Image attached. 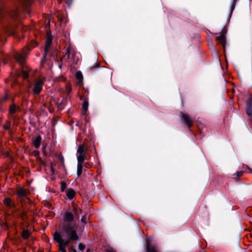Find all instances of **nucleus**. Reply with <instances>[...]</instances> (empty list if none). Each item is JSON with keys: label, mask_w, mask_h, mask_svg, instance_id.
<instances>
[{"label": "nucleus", "mask_w": 252, "mask_h": 252, "mask_svg": "<svg viewBox=\"0 0 252 252\" xmlns=\"http://www.w3.org/2000/svg\"><path fill=\"white\" fill-rule=\"evenodd\" d=\"M31 232L28 229L23 230L22 233V237L24 239H27L30 236Z\"/></svg>", "instance_id": "4468645a"}, {"label": "nucleus", "mask_w": 252, "mask_h": 252, "mask_svg": "<svg viewBox=\"0 0 252 252\" xmlns=\"http://www.w3.org/2000/svg\"><path fill=\"white\" fill-rule=\"evenodd\" d=\"M69 56H70V50H69V48H68L66 51V53L64 55V58H66L65 59L66 60H68L69 58Z\"/></svg>", "instance_id": "412c9836"}, {"label": "nucleus", "mask_w": 252, "mask_h": 252, "mask_svg": "<svg viewBox=\"0 0 252 252\" xmlns=\"http://www.w3.org/2000/svg\"><path fill=\"white\" fill-rule=\"evenodd\" d=\"M231 12H232L233 11V10H234V8H235L234 1H232L231 2Z\"/></svg>", "instance_id": "bb28decb"}, {"label": "nucleus", "mask_w": 252, "mask_h": 252, "mask_svg": "<svg viewBox=\"0 0 252 252\" xmlns=\"http://www.w3.org/2000/svg\"><path fill=\"white\" fill-rule=\"evenodd\" d=\"M54 165H55V164H54L53 163H51V165H50L51 171L52 174H54L55 173V169L54 168Z\"/></svg>", "instance_id": "a878e982"}, {"label": "nucleus", "mask_w": 252, "mask_h": 252, "mask_svg": "<svg viewBox=\"0 0 252 252\" xmlns=\"http://www.w3.org/2000/svg\"><path fill=\"white\" fill-rule=\"evenodd\" d=\"M59 67L61 68V65H59Z\"/></svg>", "instance_id": "e433bc0d"}, {"label": "nucleus", "mask_w": 252, "mask_h": 252, "mask_svg": "<svg viewBox=\"0 0 252 252\" xmlns=\"http://www.w3.org/2000/svg\"><path fill=\"white\" fill-rule=\"evenodd\" d=\"M44 85V82L41 79L37 80L33 85V93L35 95H38L41 91Z\"/></svg>", "instance_id": "39448f33"}, {"label": "nucleus", "mask_w": 252, "mask_h": 252, "mask_svg": "<svg viewBox=\"0 0 252 252\" xmlns=\"http://www.w3.org/2000/svg\"><path fill=\"white\" fill-rule=\"evenodd\" d=\"M8 98V96L7 95H5V96H4L2 98V100L3 101H5Z\"/></svg>", "instance_id": "7c9ffc66"}, {"label": "nucleus", "mask_w": 252, "mask_h": 252, "mask_svg": "<svg viewBox=\"0 0 252 252\" xmlns=\"http://www.w3.org/2000/svg\"><path fill=\"white\" fill-rule=\"evenodd\" d=\"M243 173H244V172L242 171H237L236 173V175L238 177H239V176H241V175H242Z\"/></svg>", "instance_id": "c85d7f7f"}, {"label": "nucleus", "mask_w": 252, "mask_h": 252, "mask_svg": "<svg viewBox=\"0 0 252 252\" xmlns=\"http://www.w3.org/2000/svg\"><path fill=\"white\" fill-rule=\"evenodd\" d=\"M147 252H157V247L154 245H151L150 240H147Z\"/></svg>", "instance_id": "9d476101"}, {"label": "nucleus", "mask_w": 252, "mask_h": 252, "mask_svg": "<svg viewBox=\"0 0 252 252\" xmlns=\"http://www.w3.org/2000/svg\"><path fill=\"white\" fill-rule=\"evenodd\" d=\"M22 76L24 79H27L29 77V73L26 71H23L22 72Z\"/></svg>", "instance_id": "4be33fe9"}, {"label": "nucleus", "mask_w": 252, "mask_h": 252, "mask_svg": "<svg viewBox=\"0 0 252 252\" xmlns=\"http://www.w3.org/2000/svg\"><path fill=\"white\" fill-rule=\"evenodd\" d=\"M17 195L19 197L25 198L27 195V192L23 188H20L17 189Z\"/></svg>", "instance_id": "1a4fd4ad"}, {"label": "nucleus", "mask_w": 252, "mask_h": 252, "mask_svg": "<svg viewBox=\"0 0 252 252\" xmlns=\"http://www.w3.org/2000/svg\"><path fill=\"white\" fill-rule=\"evenodd\" d=\"M5 32H7L8 33L11 34L13 33V31L12 29H8L7 28L5 30Z\"/></svg>", "instance_id": "393cba45"}, {"label": "nucleus", "mask_w": 252, "mask_h": 252, "mask_svg": "<svg viewBox=\"0 0 252 252\" xmlns=\"http://www.w3.org/2000/svg\"><path fill=\"white\" fill-rule=\"evenodd\" d=\"M89 106V103L87 100H85L83 103V109H84V111L86 112L88 110Z\"/></svg>", "instance_id": "6ab92c4d"}, {"label": "nucleus", "mask_w": 252, "mask_h": 252, "mask_svg": "<svg viewBox=\"0 0 252 252\" xmlns=\"http://www.w3.org/2000/svg\"><path fill=\"white\" fill-rule=\"evenodd\" d=\"M78 210L74 207L71 212L66 211L63 215V223L62 224L60 231H56L53 234L54 240L58 243L59 250L61 252H67L65 248L68 244L79 240L77 233V226L74 223L75 218L79 217Z\"/></svg>", "instance_id": "f257e3e1"}, {"label": "nucleus", "mask_w": 252, "mask_h": 252, "mask_svg": "<svg viewBox=\"0 0 252 252\" xmlns=\"http://www.w3.org/2000/svg\"><path fill=\"white\" fill-rule=\"evenodd\" d=\"M81 220L82 222L86 223L87 221V217L86 215H84L81 218Z\"/></svg>", "instance_id": "b1692460"}, {"label": "nucleus", "mask_w": 252, "mask_h": 252, "mask_svg": "<svg viewBox=\"0 0 252 252\" xmlns=\"http://www.w3.org/2000/svg\"><path fill=\"white\" fill-rule=\"evenodd\" d=\"M52 42V36L51 35L50 32H47L46 39L45 41V47L44 50V53L43 54V57L44 58H45L48 52L49 51Z\"/></svg>", "instance_id": "423d86ee"}, {"label": "nucleus", "mask_w": 252, "mask_h": 252, "mask_svg": "<svg viewBox=\"0 0 252 252\" xmlns=\"http://www.w3.org/2000/svg\"><path fill=\"white\" fill-rule=\"evenodd\" d=\"M180 116L181 118V120L184 121L186 125H187L189 127L191 126L192 124V120L188 115L183 113H181Z\"/></svg>", "instance_id": "6e6552de"}, {"label": "nucleus", "mask_w": 252, "mask_h": 252, "mask_svg": "<svg viewBox=\"0 0 252 252\" xmlns=\"http://www.w3.org/2000/svg\"><path fill=\"white\" fill-rule=\"evenodd\" d=\"M85 248V246L84 244L80 243L79 244L78 249L79 251L83 252Z\"/></svg>", "instance_id": "5701e85b"}, {"label": "nucleus", "mask_w": 252, "mask_h": 252, "mask_svg": "<svg viewBox=\"0 0 252 252\" xmlns=\"http://www.w3.org/2000/svg\"><path fill=\"white\" fill-rule=\"evenodd\" d=\"M67 248H68L69 252H78L74 248V247L73 246H70L69 247L68 245V247H67ZM66 248V247L65 248V249ZM65 251H66V250Z\"/></svg>", "instance_id": "aec40b11"}, {"label": "nucleus", "mask_w": 252, "mask_h": 252, "mask_svg": "<svg viewBox=\"0 0 252 252\" xmlns=\"http://www.w3.org/2000/svg\"><path fill=\"white\" fill-rule=\"evenodd\" d=\"M251 102L249 103V101L248 100L247 102L246 105V113L249 116L251 117L252 115V110L251 108Z\"/></svg>", "instance_id": "2eb2a0df"}, {"label": "nucleus", "mask_w": 252, "mask_h": 252, "mask_svg": "<svg viewBox=\"0 0 252 252\" xmlns=\"http://www.w3.org/2000/svg\"><path fill=\"white\" fill-rule=\"evenodd\" d=\"M61 186H62V190L63 191V189L66 187V184L64 182H62Z\"/></svg>", "instance_id": "cd10ccee"}, {"label": "nucleus", "mask_w": 252, "mask_h": 252, "mask_svg": "<svg viewBox=\"0 0 252 252\" xmlns=\"http://www.w3.org/2000/svg\"><path fill=\"white\" fill-rule=\"evenodd\" d=\"M76 156L77 162L84 163L85 159H87V149L83 144L79 145L78 147Z\"/></svg>", "instance_id": "f03ea898"}, {"label": "nucleus", "mask_w": 252, "mask_h": 252, "mask_svg": "<svg viewBox=\"0 0 252 252\" xmlns=\"http://www.w3.org/2000/svg\"><path fill=\"white\" fill-rule=\"evenodd\" d=\"M41 137L40 135H38L33 141V144L35 148H38L40 146Z\"/></svg>", "instance_id": "f8f14e48"}, {"label": "nucleus", "mask_w": 252, "mask_h": 252, "mask_svg": "<svg viewBox=\"0 0 252 252\" xmlns=\"http://www.w3.org/2000/svg\"><path fill=\"white\" fill-rule=\"evenodd\" d=\"M211 45L212 48L214 50H215V47L214 45H213V44L212 43V42H211Z\"/></svg>", "instance_id": "473e14b6"}, {"label": "nucleus", "mask_w": 252, "mask_h": 252, "mask_svg": "<svg viewBox=\"0 0 252 252\" xmlns=\"http://www.w3.org/2000/svg\"><path fill=\"white\" fill-rule=\"evenodd\" d=\"M76 78L78 80V84L79 85H82L83 81V75L80 71H78L76 73Z\"/></svg>", "instance_id": "ddd939ff"}, {"label": "nucleus", "mask_w": 252, "mask_h": 252, "mask_svg": "<svg viewBox=\"0 0 252 252\" xmlns=\"http://www.w3.org/2000/svg\"><path fill=\"white\" fill-rule=\"evenodd\" d=\"M105 252H113V251L111 249H107Z\"/></svg>", "instance_id": "2f4dec72"}, {"label": "nucleus", "mask_w": 252, "mask_h": 252, "mask_svg": "<svg viewBox=\"0 0 252 252\" xmlns=\"http://www.w3.org/2000/svg\"><path fill=\"white\" fill-rule=\"evenodd\" d=\"M3 55L2 54V53H0V60H3V62L6 63V62L5 61V60L3 59Z\"/></svg>", "instance_id": "c756f323"}, {"label": "nucleus", "mask_w": 252, "mask_h": 252, "mask_svg": "<svg viewBox=\"0 0 252 252\" xmlns=\"http://www.w3.org/2000/svg\"><path fill=\"white\" fill-rule=\"evenodd\" d=\"M4 202L9 208H12L14 206V204L11 203V200L9 198H5Z\"/></svg>", "instance_id": "a211bd4d"}, {"label": "nucleus", "mask_w": 252, "mask_h": 252, "mask_svg": "<svg viewBox=\"0 0 252 252\" xmlns=\"http://www.w3.org/2000/svg\"><path fill=\"white\" fill-rule=\"evenodd\" d=\"M17 16V12L16 11H8L3 9H0V20H8L10 18L14 20Z\"/></svg>", "instance_id": "7ed1b4c3"}, {"label": "nucleus", "mask_w": 252, "mask_h": 252, "mask_svg": "<svg viewBox=\"0 0 252 252\" xmlns=\"http://www.w3.org/2000/svg\"><path fill=\"white\" fill-rule=\"evenodd\" d=\"M4 128H5V129H8V128H9V126H4Z\"/></svg>", "instance_id": "72a5a7b5"}, {"label": "nucleus", "mask_w": 252, "mask_h": 252, "mask_svg": "<svg viewBox=\"0 0 252 252\" xmlns=\"http://www.w3.org/2000/svg\"><path fill=\"white\" fill-rule=\"evenodd\" d=\"M18 108H19V107H17L14 104L11 105L9 109V114L13 115L17 112Z\"/></svg>", "instance_id": "dca6fc26"}, {"label": "nucleus", "mask_w": 252, "mask_h": 252, "mask_svg": "<svg viewBox=\"0 0 252 252\" xmlns=\"http://www.w3.org/2000/svg\"><path fill=\"white\" fill-rule=\"evenodd\" d=\"M70 92H71V90H70V89H69V90L68 91V93H69Z\"/></svg>", "instance_id": "c9c22d12"}, {"label": "nucleus", "mask_w": 252, "mask_h": 252, "mask_svg": "<svg viewBox=\"0 0 252 252\" xmlns=\"http://www.w3.org/2000/svg\"><path fill=\"white\" fill-rule=\"evenodd\" d=\"M66 195L69 199H72L75 197V191L72 189H69L66 192Z\"/></svg>", "instance_id": "9b49d317"}, {"label": "nucleus", "mask_w": 252, "mask_h": 252, "mask_svg": "<svg viewBox=\"0 0 252 252\" xmlns=\"http://www.w3.org/2000/svg\"><path fill=\"white\" fill-rule=\"evenodd\" d=\"M83 167V163L77 162V174L78 176H80L82 172Z\"/></svg>", "instance_id": "f3484780"}, {"label": "nucleus", "mask_w": 252, "mask_h": 252, "mask_svg": "<svg viewBox=\"0 0 252 252\" xmlns=\"http://www.w3.org/2000/svg\"><path fill=\"white\" fill-rule=\"evenodd\" d=\"M226 30L225 29H223L220 32V35L216 37V39L221 43L224 50L225 49L226 45Z\"/></svg>", "instance_id": "0eeeda50"}, {"label": "nucleus", "mask_w": 252, "mask_h": 252, "mask_svg": "<svg viewBox=\"0 0 252 252\" xmlns=\"http://www.w3.org/2000/svg\"><path fill=\"white\" fill-rule=\"evenodd\" d=\"M28 53L27 50H24L22 52H18L15 54V59L16 61L21 65H24L26 58L27 56Z\"/></svg>", "instance_id": "20e7f679"}, {"label": "nucleus", "mask_w": 252, "mask_h": 252, "mask_svg": "<svg viewBox=\"0 0 252 252\" xmlns=\"http://www.w3.org/2000/svg\"><path fill=\"white\" fill-rule=\"evenodd\" d=\"M25 1H27V2H31V0H25Z\"/></svg>", "instance_id": "f704fd0d"}]
</instances>
